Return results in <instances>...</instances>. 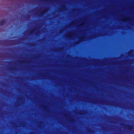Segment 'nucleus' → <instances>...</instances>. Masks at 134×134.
Masks as SVG:
<instances>
[{"mask_svg": "<svg viewBox=\"0 0 134 134\" xmlns=\"http://www.w3.org/2000/svg\"><path fill=\"white\" fill-rule=\"evenodd\" d=\"M128 126V129L130 131H131L132 129H133V127L132 126L129 125H127Z\"/></svg>", "mask_w": 134, "mask_h": 134, "instance_id": "7ed1b4c3", "label": "nucleus"}, {"mask_svg": "<svg viewBox=\"0 0 134 134\" xmlns=\"http://www.w3.org/2000/svg\"><path fill=\"white\" fill-rule=\"evenodd\" d=\"M46 11V10H45L44 11H43L42 12H41L39 14L40 15H41V16H42L45 13V11Z\"/></svg>", "mask_w": 134, "mask_h": 134, "instance_id": "f03ea898", "label": "nucleus"}, {"mask_svg": "<svg viewBox=\"0 0 134 134\" xmlns=\"http://www.w3.org/2000/svg\"><path fill=\"white\" fill-rule=\"evenodd\" d=\"M131 53H132L131 52H129V54H131Z\"/></svg>", "mask_w": 134, "mask_h": 134, "instance_id": "0eeeda50", "label": "nucleus"}, {"mask_svg": "<svg viewBox=\"0 0 134 134\" xmlns=\"http://www.w3.org/2000/svg\"><path fill=\"white\" fill-rule=\"evenodd\" d=\"M63 7H64V6H63Z\"/></svg>", "mask_w": 134, "mask_h": 134, "instance_id": "9d476101", "label": "nucleus"}, {"mask_svg": "<svg viewBox=\"0 0 134 134\" xmlns=\"http://www.w3.org/2000/svg\"><path fill=\"white\" fill-rule=\"evenodd\" d=\"M69 36H70V35H68L67 37H69Z\"/></svg>", "mask_w": 134, "mask_h": 134, "instance_id": "6e6552de", "label": "nucleus"}, {"mask_svg": "<svg viewBox=\"0 0 134 134\" xmlns=\"http://www.w3.org/2000/svg\"><path fill=\"white\" fill-rule=\"evenodd\" d=\"M36 29H33L31 31L29 32V34H32L33 33L34 31H35Z\"/></svg>", "mask_w": 134, "mask_h": 134, "instance_id": "20e7f679", "label": "nucleus"}, {"mask_svg": "<svg viewBox=\"0 0 134 134\" xmlns=\"http://www.w3.org/2000/svg\"><path fill=\"white\" fill-rule=\"evenodd\" d=\"M8 64H10V63H9V62L8 63Z\"/></svg>", "mask_w": 134, "mask_h": 134, "instance_id": "1a4fd4ad", "label": "nucleus"}, {"mask_svg": "<svg viewBox=\"0 0 134 134\" xmlns=\"http://www.w3.org/2000/svg\"><path fill=\"white\" fill-rule=\"evenodd\" d=\"M83 37H81V38H79V39H80V40H83Z\"/></svg>", "mask_w": 134, "mask_h": 134, "instance_id": "423d86ee", "label": "nucleus"}, {"mask_svg": "<svg viewBox=\"0 0 134 134\" xmlns=\"http://www.w3.org/2000/svg\"><path fill=\"white\" fill-rule=\"evenodd\" d=\"M5 23L6 20L5 19L2 20L0 21V25H3Z\"/></svg>", "mask_w": 134, "mask_h": 134, "instance_id": "f257e3e1", "label": "nucleus"}, {"mask_svg": "<svg viewBox=\"0 0 134 134\" xmlns=\"http://www.w3.org/2000/svg\"><path fill=\"white\" fill-rule=\"evenodd\" d=\"M124 20H130V19H126V18H124Z\"/></svg>", "mask_w": 134, "mask_h": 134, "instance_id": "39448f33", "label": "nucleus"}]
</instances>
